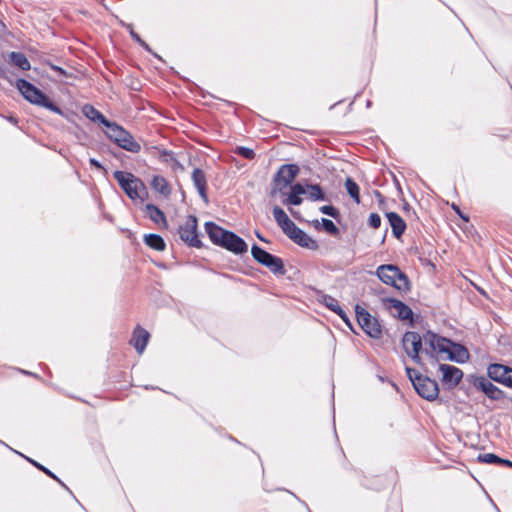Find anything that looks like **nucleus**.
<instances>
[{
    "label": "nucleus",
    "mask_w": 512,
    "mask_h": 512,
    "mask_svg": "<svg viewBox=\"0 0 512 512\" xmlns=\"http://www.w3.org/2000/svg\"><path fill=\"white\" fill-rule=\"evenodd\" d=\"M15 86L22 96L32 104L44 107L52 112L61 114V109L56 106L41 90L24 79H17Z\"/></svg>",
    "instance_id": "1"
},
{
    "label": "nucleus",
    "mask_w": 512,
    "mask_h": 512,
    "mask_svg": "<svg viewBox=\"0 0 512 512\" xmlns=\"http://www.w3.org/2000/svg\"><path fill=\"white\" fill-rule=\"evenodd\" d=\"M406 373L418 395L427 401H434L439 395L438 383L427 377L420 375L415 369L406 367Z\"/></svg>",
    "instance_id": "2"
},
{
    "label": "nucleus",
    "mask_w": 512,
    "mask_h": 512,
    "mask_svg": "<svg viewBox=\"0 0 512 512\" xmlns=\"http://www.w3.org/2000/svg\"><path fill=\"white\" fill-rule=\"evenodd\" d=\"M105 134L111 141L126 151L138 153L141 150V145L134 139L130 132L115 122H111L108 125Z\"/></svg>",
    "instance_id": "3"
},
{
    "label": "nucleus",
    "mask_w": 512,
    "mask_h": 512,
    "mask_svg": "<svg viewBox=\"0 0 512 512\" xmlns=\"http://www.w3.org/2000/svg\"><path fill=\"white\" fill-rule=\"evenodd\" d=\"M376 275L385 284L391 285L397 290L407 291L410 283L407 276L395 265H381L377 268Z\"/></svg>",
    "instance_id": "4"
},
{
    "label": "nucleus",
    "mask_w": 512,
    "mask_h": 512,
    "mask_svg": "<svg viewBox=\"0 0 512 512\" xmlns=\"http://www.w3.org/2000/svg\"><path fill=\"white\" fill-rule=\"evenodd\" d=\"M113 176L130 199H143L146 187L139 178L125 171H115Z\"/></svg>",
    "instance_id": "5"
},
{
    "label": "nucleus",
    "mask_w": 512,
    "mask_h": 512,
    "mask_svg": "<svg viewBox=\"0 0 512 512\" xmlns=\"http://www.w3.org/2000/svg\"><path fill=\"white\" fill-rule=\"evenodd\" d=\"M251 254L255 261L267 267L272 273L278 275L285 274V268L281 258L268 253L256 244L252 246Z\"/></svg>",
    "instance_id": "6"
},
{
    "label": "nucleus",
    "mask_w": 512,
    "mask_h": 512,
    "mask_svg": "<svg viewBox=\"0 0 512 512\" xmlns=\"http://www.w3.org/2000/svg\"><path fill=\"white\" fill-rule=\"evenodd\" d=\"M355 312L361 329L370 337L379 339L382 335V330L378 320L359 305H356Z\"/></svg>",
    "instance_id": "7"
},
{
    "label": "nucleus",
    "mask_w": 512,
    "mask_h": 512,
    "mask_svg": "<svg viewBox=\"0 0 512 512\" xmlns=\"http://www.w3.org/2000/svg\"><path fill=\"white\" fill-rule=\"evenodd\" d=\"M423 341L425 345L430 346V350L427 348H424L423 351L430 355L431 357H434V354H447L449 353L450 346L452 345V341L441 337L435 333H432L428 331L423 336Z\"/></svg>",
    "instance_id": "8"
},
{
    "label": "nucleus",
    "mask_w": 512,
    "mask_h": 512,
    "mask_svg": "<svg viewBox=\"0 0 512 512\" xmlns=\"http://www.w3.org/2000/svg\"><path fill=\"white\" fill-rule=\"evenodd\" d=\"M423 343V338L413 331L406 332L402 338V345L406 354L417 364L421 363L419 353L422 350Z\"/></svg>",
    "instance_id": "9"
},
{
    "label": "nucleus",
    "mask_w": 512,
    "mask_h": 512,
    "mask_svg": "<svg viewBox=\"0 0 512 512\" xmlns=\"http://www.w3.org/2000/svg\"><path fill=\"white\" fill-rule=\"evenodd\" d=\"M179 235L182 241L191 247H200L201 241L197 235V219L189 215L184 224L179 227Z\"/></svg>",
    "instance_id": "10"
},
{
    "label": "nucleus",
    "mask_w": 512,
    "mask_h": 512,
    "mask_svg": "<svg viewBox=\"0 0 512 512\" xmlns=\"http://www.w3.org/2000/svg\"><path fill=\"white\" fill-rule=\"evenodd\" d=\"M469 381L477 390L483 392L492 400H499L503 397V392L484 376L471 375Z\"/></svg>",
    "instance_id": "11"
},
{
    "label": "nucleus",
    "mask_w": 512,
    "mask_h": 512,
    "mask_svg": "<svg viewBox=\"0 0 512 512\" xmlns=\"http://www.w3.org/2000/svg\"><path fill=\"white\" fill-rule=\"evenodd\" d=\"M439 371L441 372V382L448 388H455L463 378V372L458 367L449 364H440Z\"/></svg>",
    "instance_id": "12"
},
{
    "label": "nucleus",
    "mask_w": 512,
    "mask_h": 512,
    "mask_svg": "<svg viewBox=\"0 0 512 512\" xmlns=\"http://www.w3.org/2000/svg\"><path fill=\"white\" fill-rule=\"evenodd\" d=\"M298 173L299 167L297 165H282L274 178L275 186L281 191L293 182Z\"/></svg>",
    "instance_id": "13"
},
{
    "label": "nucleus",
    "mask_w": 512,
    "mask_h": 512,
    "mask_svg": "<svg viewBox=\"0 0 512 512\" xmlns=\"http://www.w3.org/2000/svg\"><path fill=\"white\" fill-rule=\"evenodd\" d=\"M487 373L490 379L512 388V368L502 364H490Z\"/></svg>",
    "instance_id": "14"
},
{
    "label": "nucleus",
    "mask_w": 512,
    "mask_h": 512,
    "mask_svg": "<svg viewBox=\"0 0 512 512\" xmlns=\"http://www.w3.org/2000/svg\"><path fill=\"white\" fill-rule=\"evenodd\" d=\"M292 241L297 243L298 245L308 248V249H316L317 242L312 239L308 234H306L303 230L298 228L295 223L284 232Z\"/></svg>",
    "instance_id": "15"
},
{
    "label": "nucleus",
    "mask_w": 512,
    "mask_h": 512,
    "mask_svg": "<svg viewBox=\"0 0 512 512\" xmlns=\"http://www.w3.org/2000/svg\"><path fill=\"white\" fill-rule=\"evenodd\" d=\"M221 247L235 254H243L248 250L247 243L231 231H229L227 237L224 238Z\"/></svg>",
    "instance_id": "16"
},
{
    "label": "nucleus",
    "mask_w": 512,
    "mask_h": 512,
    "mask_svg": "<svg viewBox=\"0 0 512 512\" xmlns=\"http://www.w3.org/2000/svg\"><path fill=\"white\" fill-rule=\"evenodd\" d=\"M192 181L202 200L208 203L207 178L204 171L200 168H195L192 172Z\"/></svg>",
    "instance_id": "17"
},
{
    "label": "nucleus",
    "mask_w": 512,
    "mask_h": 512,
    "mask_svg": "<svg viewBox=\"0 0 512 512\" xmlns=\"http://www.w3.org/2000/svg\"><path fill=\"white\" fill-rule=\"evenodd\" d=\"M150 334L147 330L137 326L133 331L131 344L139 354H142L148 344Z\"/></svg>",
    "instance_id": "18"
},
{
    "label": "nucleus",
    "mask_w": 512,
    "mask_h": 512,
    "mask_svg": "<svg viewBox=\"0 0 512 512\" xmlns=\"http://www.w3.org/2000/svg\"><path fill=\"white\" fill-rule=\"evenodd\" d=\"M205 230L210 238V240L218 245L221 246L224 238L227 237L228 230L223 229L222 227L216 225L213 222H207L205 224Z\"/></svg>",
    "instance_id": "19"
},
{
    "label": "nucleus",
    "mask_w": 512,
    "mask_h": 512,
    "mask_svg": "<svg viewBox=\"0 0 512 512\" xmlns=\"http://www.w3.org/2000/svg\"><path fill=\"white\" fill-rule=\"evenodd\" d=\"M470 357V354L463 345L452 342V345L450 346V350L448 355L446 356V359L450 361H454L457 363H465L468 361Z\"/></svg>",
    "instance_id": "20"
},
{
    "label": "nucleus",
    "mask_w": 512,
    "mask_h": 512,
    "mask_svg": "<svg viewBox=\"0 0 512 512\" xmlns=\"http://www.w3.org/2000/svg\"><path fill=\"white\" fill-rule=\"evenodd\" d=\"M389 303V308L397 313L398 317L402 320L411 319L413 316V312L410 307L397 299H387Z\"/></svg>",
    "instance_id": "21"
},
{
    "label": "nucleus",
    "mask_w": 512,
    "mask_h": 512,
    "mask_svg": "<svg viewBox=\"0 0 512 512\" xmlns=\"http://www.w3.org/2000/svg\"><path fill=\"white\" fill-rule=\"evenodd\" d=\"M389 224L392 228V232L396 238H400L406 229L405 221L395 212H389L386 214Z\"/></svg>",
    "instance_id": "22"
},
{
    "label": "nucleus",
    "mask_w": 512,
    "mask_h": 512,
    "mask_svg": "<svg viewBox=\"0 0 512 512\" xmlns=\"http://www.w3.org/2000/svg\"><path fill=\"white\" fill-rule=\"evenodd\" d=\"M306 194V189L303 185L296 183L291 186L288 197L283 201L285 205H300L302 203L301 195Z\"/></svg>",
    "instance_id": "23"
},
{
    "label": "nucleus",
    "mask_w": 512,
    "mask_h": 512,
    "mask_svg": "<svg viewBox=\"0 0 512 512\" xmlns=\"http://www.w3.org/2000/svg\"><path fill=\"white\" fill-rule=\"evenodd\" d=\"M82 112L88 119L94 122H100L106 128L112 122L106 119V117L100 111H98L94 106L90 104L84 105L82 108Z\"/></svg>",
    "instance_id": "24"
},
{
    "label": "nucleus",
    "mask_w": 512,
    "mask_h": 512,
    "mask_svg": "<svg viewBox=\"0 0 512 512\" xmlns=\"http://www.w3.org/2000/svg\"><path fill=\"white\" fill-rule=\"evenodd\" d=\"M321 302L329 308L331 311L335 312L343 321L349 323V319L345 311L339 305V302L332 296L324 295L322 296Z\"/></svg>",
    "instance_id": "25"
},
{
    "label": "nucleus",
    "mask_w": 512,
    "mask_h": 512,
    "mask_svg": "<svg viewBox=\"0 0 512 512\" xmlns=\"http://www.w3.org/2000/svg\"><path fill=\"white\" fill-rule=\"evenodd\" d=\"M150 184L153 190L165 197H168L171 194V187L163 176L154 175Z\"/></svg>",
    "instance_id": "26"
},
{
    "label": "nucleus",
    "mask_w": 512,
    "mask_h": 512,
    "mask_svg": "<svg viewBox=\"0 0 512 512\" xmlns=\"http://www.w3.org/2000/svg\"><path fill=\"white\" fill-rule=\"evenodd\" d=\"M273 216L283 232L287 231V229H289L294 224V222L287 216L285 211L279 206H275L273 208Z\"/></svg>",
    "instance_id": "27"
},
{
    "label": "nucleus",
    "mask_w": 512,
    "mask_h": 512,
    "mask_svg": "<svg viewBox=\"0 0 512 512\" xmlns=\"http://www.w3.org/2000/svg\"><path fill=\"white\" fill-rule=\"evenodd\" d=\"M11 62L23 71L30 70L31 65L28 58L21 52H11L9 55Z\"/></svg>",
    "instance_id": "28"
},
{
    "label": "nucleus",
    "mask_w": 512,
    "mask_h": 512,
    "mask_svg": "<svg viewBox=\"0 0 512 512\" xmlns=\"http://www.w3.org/2000/svg\"><path fill=\"white\" fill-rule=\"evenodd\" d=\"M145 209L149 218L153 222H155L156 224H166L165 215L158 207H156L153 204H147Z\"/></svg>",
    "instance_id": "29"
},
{
    "label": "nucleus",
    "mask_w": 512,
    "mask_h": 512,
    "mask_svg": "<svg viewBox=\"0 0 512 512\" xmlns=\"http://www.w3.org/2000/svg\"><path fill=\"white\" fill-rule=\"evenodd\" d=\"M144 240L147 246L157 251H163L166 247L164 239L157 234H148Z\"/></svg>",
    "instance_id": "30"
},
{
    "label": "nucleus",
    "mask_w": 512,
    "mask_h": 512,
    "mask_svg": "<svg viewBox=\"0 0 512 512\" xmlns=\"http://www.w3.org/2000/svg\"><path fill=\"white\" fill-rule=\"evenodd\" d=\"M305 189H306V194L308 195V197L311 200L318 201V200L325 199L324 192L322 191V189L319 185H317V184L307 185V187H305Z\"/></svg>",
    "instance_id": "31"
},
{
    "label": "nucleus",
    "mask_w": 512,
    "mask_h": 512,
    "mask_svg": "<svg viewBox=\"0 0 512 512\" xmlns=\"http://www.w3.org/2000/svg\"><path fill=\"white\" fill-rule=\"evenodd\" d=\"M345 188H346L347 193L350 195V197L353 198L356 203H359L360 197H359L358 184L355 181H353L351 178L348 177L345 180Z\"/></svg>",
    "instance_id": "32"
},
{
    "label": "nucleus",
    "mask_w": 512,
    "mask_h": 512,
    "mask_svg": "<svg viewBox=\"0 0 512 512\" xmlns=\"http://www.w3.org/2000/svg\"><path fill=\"white\" fill-rule=\"evenodd\" d=\"M478 460L482 463H487V464H499L501 461V458L493 453H485V454H480L478 456Z\"/></svg>",
    "instance_id": "33"
},
{
    "label": "nucleus",
    "mask_w": 512,
    "mask_h": 512,
    "mask_svg": "<svg viewBox=\"0 0 512 512\" xmlns=\"http://www.w3.org/2000/svg\"><path fill=\"white\" fill-rule=\"evenodd\" d=\"M322 225H323L324 229L328 233L333 234V235H336L338 233V228L333 223V221H331L329 219H326V218H323L322 219Z\"/></svg>",
    "instance_id": "34"
},
{
    "label": "nucleus",
    "mask_w": 512,
    "mask_h": 512,
    "mask_svg": "<svg viewBox=\"0 0 512 512\" xmlns=\"http://www.w3.org/2000/svg\"><path fill=\"white\" fill-rule=\"evenodd\" d=\"M160 158L163 162L173 163L174 165H179L178 161L175 159L172 152L164 150L161 152Z\"/></svg>",
    "instance_id": "35"
},
{
    "label": "nucleus",
    "mask_w": 512,
    "mask_h": 512,
    "mask_svg": "<svg viewBox=\"0 0 512 512\" xmlns=\"http://www.w3.org/2000/svg\"><path fill=\"white\" fill-rule=\"evenodd\" d=\"M237 153L246 159H253L255 157V152L248 147H238Z\"/></svg>",
    "instance_id": "36"
},
{
    "label": "nucleus",
    "mask_w": 512,
    "mask_h": 512,
    "mask_svg": "<svg viewBox=\"0 0 512 512\" xmlns=\"http://www.w3.org/2000/svg\"><path fill=\"white\" fill-rule=\"evenodd\" d=\"M127 29L130 32V35L134 40H136L141 46H143L145 49L149 50L148 45L139 37L137 33L134 32L133 27L131 24L126 25Z\"/></svg>",
    "instance_id": "37"
},
{
    "label": "nucleus",
    "mask_w": 512,
    "mask_h": 512,
    "mask_svg": "<svg viewBox=\"0 0 512 512\" xmlns=\"http://www.w3.org/2000/svg\"><path fill=\"white\" fill-rule=\"evenodd\" d=\"M368 222L371 227L379 228L381 225V217L377 213H371Z\"/></svg>",
    "instance_id": "38"
},
{
    "label": "nucleus",
    "mask_w": 512,
    "mask_h": 512,
    "mask_svg": "<svg viewBox=\"0 0 512 512\" xmlns=\"http://www.w3.org/2000/svg\"><path fill=\"white\" fill-rule=\"evenodd\" d=\"M320 211L325 214V215H328V216H331V217H336L338 215V211L336 208H334L333 206L331 205H326V206H322L320 208Z\"/></svg>",
    "instance_id": "39"
},
{
    "label": "nucleus",
    "mask_w": 512,
    "mask_h": 512,
    "mask_svg": "<svg viewBox=\"0 0 512 512\" xmlns=\"http://www.w3.org/2000/svg\"><path fill=\"white\" fill-rule=\"evenodd\" d=\"M29 462H31L34 466H36L38 469H40L41 471H43L45 474H47L48 476L52 477L53 479L59 481V479L47 468H45L44 466H42L41 464L37 463L36 461H33L29 458H27Z\"/></svg>",
    "instance_id": "40"
},
{
    "label": "nucleus",
    "mask_w": 512,
    "mask_h": 512,
    "mask_svg": "<svg viewBox=\"0 0 512 512\" xmlns=\"http://www.w3.org/2000/svg\"><path fill=\"white\" fill-rule=\"evenodd\" d=\"M50 67H51L52 70H54L55 72H57L61 76H66L67 75L66 71L64 69H62L61 67H59V66L51 64Z\"/></svg>",
    "instance_id": "41"
},
{
    "label": "nucleus",
    "mask_w": 512,
    "mask_h": 512,
    "mask_svg": "<svg viewBox=\"0 0 512 512\" xmlns=\"http://www.w3.org/2000/svg\"><path fill=\"white\" fill-rule=\"evenodd\" d=\"M0 77L6 79L9 83L13 84L12 77L8 72L0 70Z\"/></svg>",
    "instance_id": "42"
},
{
    "label": "nucleus",
    "mask_w": 512,
    "mask_h": 512,
    "mask_svg": "<svg viewBox=\"0 0 512 512\" xmlns=\"http://www.w3.org/2000/svg\"><path fill=\"white\" fill-rule=\"evenodd\" d=\"M89 162H90V164H91L92 166H94V167H96V168H98V169H101V170H105V169H104V167L100 164V162H99V161H97L96 159L91 158V159L89 160Z\"/></svg>",
    "instance_id": "43"
},
{
    "label": "nucleus",
    "mask_w": 512,
    "mask_h": 512,
    "mask_svg": "<svg viewBox=\"0 0 512 512\" xmlns=\"http://www.w3.org/2000/svg\"><path fill=\"white\" fill-rule=\"evenodd\" d=\"M499 464H501V465H506V466H509V467H512V462H511V461H509V460H507V459H502V458H501V461H500V463H499Z\"/></svg>",
    "instance_id": "44"
},
{
    "label": "nucleus",
    "mask_w": 512,
    "mask_h": 512,
    "mask_svg": "<svg viewBox=\"0 0 512 512\" xmlns=\"http://www.w3.org/2000/svg\"><path fill=\"white\" fill-rule=\"evenodd\" d=\"M255 234L259 240L267 242V240L258 231H256Z\"/></svg>",
    "instance_id": "45"
},
{
    "label": "nucleus",
    "mask_w": 512,
    "mask_h": 512,
    "mask_svg": "<svg viewBox=\"0 0 512 512\" xmlns=\"http://www.w3.org/2000/svg\"><path fill=\"white\" fill-rule=\"evenodd\" d=\"M456 212L461 216L462 219H464L465 221H468V218L463 216L461 213H460V210L458 208H455Z\"/></svg>",
    "instance_id": "46"
},
{
    "label": "nucleus",
    "mask_w": 512,
    "mask_h": 512,
    "mask_svg": "<svg viewBox=\"0 0 512 512\" xmlns=\"http://www.w3.org/2000/svg\"><path fill=\"white\" fill-rule=\"evenodd\" d=\"M381 290H382V288H381V287H379V289H376V288H375V289H374V292H375L376 294H380V293L382 292Z\"/></svg>",
    "instance_id": "47"
},
{
    "label": "nucleus",
    "mask_w": 512,
    "mask_h": 512,
    "mask_svg": "<svg viewBox=\"0 0 512 512\" xmlns=\"http://www.w3.org/2000/svg\"><path fill=\"white\" fill-rule=\"evenodd\" d=\"M10 122H14V123H16V120H15V119H13V118L11 117V118H10Z\"/></svg>",
    "instance_id": "48"
},
{
    "label": "nucleus",
    "mask_w": 512,
    "mask_h": 512,
    "mask_svg": "<svg viewBox=\"0 0 512 512\" xmlns=\"http://www.w3.org/2000/svg\"><path fill=\"white\" fill-rule=\"evenodd\" d=\"M290 213L295 217V213L292 209H290Z\"/></svg>",
    "instance_id": "49"
}]
</instances>
